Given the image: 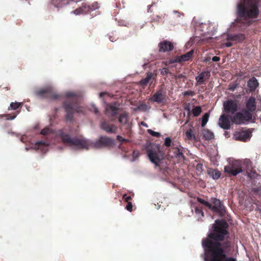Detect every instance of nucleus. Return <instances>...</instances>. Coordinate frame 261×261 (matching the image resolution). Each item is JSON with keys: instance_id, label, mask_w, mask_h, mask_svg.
I'll list each match as a JSON object with an SVG mask.
<instances>
[{"instance_id": "obj_40", "label": "nucleus", "mask_w": 261, "mask_h": 261, "mask_svg": "<svg viewBox=\"0 0 261 261\" xmlns=\"http://www.w3.org/2000/svg\"><path fill=\"white\" fill-rule=\"evenodd\" d=\"M147 132L150 135H151L152 136H154V137H160L161 136V134L160 133L154 132V131H153V130H152V129H148L147 130Z\"/></svg>"}, {"instance_id": "obj_46", "label": "nucleus", "mask_w": 261, "mask_h": 261, "mask_svg": "<svg viewBox=\"0 0 261 261\" xmlns=\"http://www.w3.org/2000/svg\"><path fill=\"white\" fill-rule=\"evenodd\" d=\"M175 79H181V78H186V76L183 74H178L176 75H173Z\"/></svg>"}, {"instance_id": "obj_1", "label": "nucleus", "mask_w": 261, "mask_h": 261, "mask_svg": "<svg viewBox=\"0 0 261 261\" xmlns=\"http://www.w3.org/2000/svg\"><path fill=\"white\" fill-rule=\"evenodd\" d=\"M228 227L229 224L225 220H215L207 238L202 241L204 261H237L236 258L228 256L234 247Z\"/></svg>"}, {"instance_id": "obj_32", "label": "nucleus", "mask_w": 261, "mask_h": 261, "mask_svg": "<svg viewBox=\"0 0 261 261\" xmlns=\"http://www.w3.org/2000/svg\"><path fill=\"white\" fill-rule=\"evenodd\" d=\"M173 149L174 150V154L176 157L179 158H185V156L183 154L182 151H181L178 148L175 147L173 148Z\"/></svg>"}, {"instance_id": "obj_23", "label": "nucleus", "mask_w": 261, "mask_h": 261, "mask_svg": "<svg viewBox=\"0 0 261 261\" xmlns=\"http://www.w3.org/2000/svg\"><path fill=\"white\" fill-rule=\"evenodd\" d=\"M190 127L188 129L184 132L186 137L187 139L189 140L196 141L197 139L195 134L194 133V128L193 127V125L192 124H190Z\"/></svg>"}, {"instance_id": "obj_27", "label": "nucleus", "mask_w": 261, "mask_h": 261, "mask_svg": "<svg viewBox=\"0 0 261 261\" xmlns=\"http://www.w3.org/2000/svg\"><path fill=\"white\" fill-rule=\"evenodd\" d=\"M119 122L122 124H125L128 121V115L126 112H124L119 115L118 117Z\"/></svg>"}, {"instance_id": "obj_5", "label": "nucleus", "mask_w": 261, "mask_h": 261, "mask_svg": "<svg viewBox=\"0 0 261 261\" xmlns=\"http://www.w3.org/2000/svg\"><path fill=\"white\" fill-rule=\"evenodd\" d=\"M120 111V105L117 102L106 104L105 114L112 121L115 120Z\"/></svg>"}, {"instance_id": "obj_50", "label": "nucleus", "mask_w": 261, "mask_h": 261, "mask_svg": "<svg viewBox=\"0 0 261 261\" xmlns=\"http://www.w3.org/2000/svg\"><path fill=\"white\" fill-rule=\"evenodd\" d=\"M84 1L85 0H68V4H70V2H73V3H77L78 2H82V1Z\"/></svg>"}, {"instance_id": "obj_20", "label": "nucleus", "mask_w": 261, "mask_h": 261, "mask_svg": "<svg viewBox=\"0 0 261 261\" xmlns=\"http://www.w3.org/2000/svg\"><path fill=\"white\" fill-rule=\"evenodd\" d=\"M153 74L152 72H149L147 73L146 77L142 79L139 83L141 85L145 86H146L149 83V85H151L153 82Z\"/></svg>"}, {"instance_id": "obj_48", "label": "nucleus", "mask_w": 261, "mask_h": 261, "mask_svg": "<svg viewBox=\"0 0 261 261\" xmlns=\"http://www.w3.org/2000/svg\"><path fill=\"white\" fill-rule=\"evenodd\" d=\"M202 167H203L202 164H201L200 163H198L196 166V170H197L198 171H202Z\"/></svg>"}, {"instance_id": "obj_43", "label": "nucleus", "mask_w": 261, "mask_h": 261, "mask_svg": "<svg viewBox=\"0 0 261 261\" xmlns=\"http://www.w3.org/2000/svg\"><path fill=\"white\" fill-rule=\"evenodd\" d=\"M99 5L97 2L93 3L91 6H90V12L96 9H97L99 8Z\"/></svg>"}, {"instance_id": "obj_29", "label": "nucleus", "mask_w": 261, "mask_h": 261, "mask_svg": "<svg viewBox=\"0 0 261 261\" xmlns=\"http://www.w3.org/2000/svg\"><path fill=\"white\" fill-rule=\"evenodd\" d=\"M248 176L250 178L254 179L257 177L258 175L256 172L253 169L248 168L246 170Z\"/></svg>"}, {"instance_id": "obj_15", "label": "nucleus", "mask_w": 261, "mask_h": 261, "mask_svg": "<svg viewBox=\"0 0 261 261\" xmlns=\"http://www.w3.org/2000/svg\"><path fill=\"white\" fill-rule=\"evenodd\" d=\"M159 52L165 53L173 50L174 46L172 42L168 40H163L160 42L158 45Z\"/></svg>"}, {"instance_id": "obj_13", "label": "nucleus", "mask_w": 261, "mask_h": 261, "mask_svg": "<svg viewBox=\"0 0 261 261\" xmlns=\"http://www.w3.org/2000/svg\"><path fill=\"white\" fill-rule=\"evenodd\" d=\"M100 125V128L108 133L116 134L117 132L118 127L106 120L101 121Z\"/></svg>"}, {"instance_id": "obj_39", "label": "nucleus", "mask_w": 261, "mask_h": 261, "mask_svg": "<svg viewBox=\"0 0 261 261\" xmlns=\"http://www.w3.org/2000/svg\"><path fill=\"white\" fill-rule=\"evenodd\" d=\"M17 116V114H14L13 115L12 114H6L4 115H2L1 117H4L6 118V120H13Z\"/></svg>"}, {"instance_id": "obj_54", "label": "nucleus", "mask_w": 261, "mask_h": 261, "mask_svg": "<svg viewBox=\"0 0 261 261\" xmlns=\"http://www.w3.org/2000/svg\"><path fill=\"white\" fill-rule=\"evenodd\" d=\"M232 45V44L231 42H226L225 43V46L226 47H230Z\"/></svg>"}, {"instance_id": "obj_7", "label": "nucleus", "mask_w": 261, "mask_h": 261, "mask_svg": "<svg viewBox=\"0 0 261 261\" xmlns=\"http://www.w3.org/2000/svg\"><path fill=\"white\" fill-rule=\"evenodd\" d=\"M160 146L159 145H154L151 146L150 148H148L147 151V154L150 160V161L155 164V166L159 167V163L161 159L159 156Z\"/></svg>"}, {"instance_id": "obj_25", "label": "nucleus", "mask_w": 261, "mask_h": 261, "mask_svg": "<svg viewBox=\"0 0 261 261\" xmlns=\"http://www.w3.org/2000/svg\"><path fill=\"white\" fill-rule=\"evenodd\" d=\"M245 36L243 34H239L232 35L229 37V39L232 41H236L238 42H242L245 39Z\"/></svg>"}, {"instance_id": "obj_17", "label": "nucleus", "mask_w": 261, "mask_h": 261, "mask_svg": "<svg viewBox=\"0 0 261 261\" xmlns=\"http://www.w3.org/2000/svg\"><path fill=\"white\" fill-rule=\"evenodd\" d=\"M211 76V72L209 71H204L201 72L195 77L197 82V85L205 84V82L208 80Z\"/></svg>"}, {"instance_id": "obj_44", "label": "nucleus", "mask_w": 261, "mask_h": 261, "mask_svg": "<svg viewBox=\"0 0 261 261\" xmlns=\"http://www.w3.org/2000/svg\"><path fill=\"white\" fill-rule=\"evenodd\" d=\"M125 208L129 212L133 211V204L132 202H127V204L125 206Z\"/></svg>"}, {"instance_id": "obj_45", "label": "nucleus", "mask_w": 261, "mask_h": 261, "mask_svg": "<svg viewBox=\"0 0 261 261\" xmlns=\"http://www.w3.org/2000/svg\"><path fill=\"white\" fill-rule=\"evenodd\" d=\"M123 199L126 202H130L129 200L132 199V197L130 196H127L126 194H124L123 195Z\"/></svg>"}, {"instance_id": "obj_3", "label": "nucleus", "mask_w": 261, "mask_h": 261, "mask_svg": "<svg viewBox=\"0 0 261 261\" xmlns=\"http://www.w3.org/2000/svg\"><path fill=\"white\" fill-rule=\"evenodd\" d=\"M259 1V0H240L237 6L238 17L247 22L257 18L259 13L258 7Z\"/></svg>"}, {"instance_id": "obj_30", "label": "nucleus", "mask_w": 261, "mask_h": 261, "mask_svg": "<svg viewBox=\"0 0 261 261\" xmlns=\"http://www.w3.org/2000/svg\"><path fill=\"white\" fill-rule=\"evenodd\" d=\"M195 212L197 215H199L200 217H198V221H202L201 218L204 217V213L202 211L201 207L195 206Z\"/></svg>"}, {"instance_id": "obj_34", "label": "nucleus", "mask_w": 261, "mask_h": 261, "mask_svg": "<svg viewBox=\"0 0 261 261\" xmlns=\"http://www.w3.org/2000/svg\"><path fill=\"white\" fill-rule=\"evenodd\" d=\"M202 112V109L200 106H196L192 110V113L195 117L198 116Z\"/></svg>"}, {"instance_id": "obj_8", "label": "nucleus", "mask_w": 261, "mask_h": 261, "mask_svg": "<svg viewBox=\"0 0 261 261\" xmlns=\"http://www.w3.org/2000/svg\"><path fill=\"white\" fill-rule=\"evenodd\" d=\"M36 94L40 98L57 100L61 97V95L55 93L53 88L48 87L38 90Z\"/></svg>"}, {"instance_id": "obj_16", "label": "nucleus", "mask_w": 261, "mask_h": 261, "mask_svg": "<svg viewBox=\"0 0 261 261\" xmlns=\"http://www.w3.org/2000/svg\"><path fill=\"white\" fill-rule=\"evenodd\" d=\"M194 54V50H191L189 52L181 56H176L174 59L170 60V63L175 62H181L183 61H188L192 57Z\"/></svg>"}, {"instance_id": "obj_33", "label": "nucleus", "mask_w": 261, "mask_h": 261, "mask_svg": "<svg viewBox=\"0 0 261 261\" xmlns=\"http://www.w3.org/2000/svg\"><path fill=\"white\" fill-rule=\"evenodd\" d=\"M210 114L208 113H206L203 115L201 119V126L204 127L205 126L208 120Z\"/></svg>"}, {"instance_id": "obj_51", "label": "nucleus", "mask_w": 261, "mask_h": 261, "mask_svg": "<svg viewBox=\"0 0 261 261\" xmlns=\"http://www.w3.org/2000/svg\"><path fill=\"white\" fill-rule=\"evenodd\" d=\"M146 107H147V106H146V104L143 103V104H141L139 107V109L145 110V109H146Z\"/></svg>"}, {"instance_id": "obj_38", "label": "nucleus", "mask_w": 261, "mask_h": 261, "mask_svg": "<svg viewBox=\"0 0 261 261\" xmlns=\"http://www.w3.org/2000/svg\"><path fill=\"white\" fill-rule=\"evenodd\" d=\"M161 74L162 75L169 74L173 76V74L169 71V70L167 68H163L161 69Z\"/></svg>"}, {"instance_id": "obj_55", "label": "nucleus", "mask_w": 261, "mask_h": 261, "mask_svg": "<svg viewBox=\"0 0 261 261\" xmlns=\"http://www.w3.org/2000/svg\"><path fill=\"white\" fill-rule=\"evenodd\" d=\"M93 109H94V112L95 114H98L99 113L98 110L97 108H96L95 107H94Z\"/></svg>"}, {"instance_id": "obj_2", "label": "nucleus", "mask_w": 261, "mask_h": 261, "mask_svg": "<svg viewBox=\"0 0 261 261\" xmlns=\"http://www.w3.org/2000/svg\"><path fill=\"white\" fill-rule=\"evenodd\" d=\"M56 135L61 139L65 144L78 148H101L114 145V140L106 136H100L95 142H92L84 138H71L70 135L65 133L62 129L57 130Z\"/></svg>"}, {"instance_id": "obj_49", "label": "nucleus", "mask_w": 261, "mask_h": 261, "mask_svg": "<svg viewBox=\"0 0 261 261\" xmlns=\"http://www.w3.org/2000/svg\"><path fill=\"white\" fill-rule=\"evenodd\" d=\"M220 60V58L219 57L214 56L212 58V61L213 62H218V61H219Z\"/></svg>"}, {"instance_id": "obj_14", "label": "nucleus", "mask_w": 261, "mask_h": 261, "mask_svg": "<svg viewBox=\"0 0 261 261\" xmlns=\"http://www.w3.org/2000/svg\"><path fill=\"white\" fill-rule=\"evenodd\" d=\"M231 116L226 114H222L219 119L218 124L220 127L224 129H229L230 127V119Z\"/></svg>"}, {"instance_id": "obj_12", "label": "nucleus", "mask_w": 261, "mask_h": 261, "mask_svg": "<svg viewBox=\"0 0 261 261\" xmlns=\"http://www.w3.org/2000/svg\"><path fill=\"white\" fill-rule=\"evenodd\" d=\"M252 130L245 129L237 132L234 135L236 140L246 142L249 140L252 136Z\"/></svg>"}, {"instance_id": "obj_21", "label": "nucleus", "mask_w": 261, "mask_h": 261, "mask_svg": "<svg viewBox=\"0 0 261 261\" xmlns=\"http://www.w3.org/2000/svg\"><path fill=\"white\" fill-rule=\"evenodd\" d=\"M259 83L255 77H252L248 81V87L250 92H254L258 86Z\"/></svg>"}, {"instance_id": "obj_36", "label": "nucleus", "mask_w": 261, "mask_h": 261, "mask_svg": "<svg viewBox=\"0 0 261 261\" xmlns=\"http://www.w3.org/2000/svg\"><path fill=\"white\" fill-rule=\"evenodd\" d=\"M197 200L200 202L201 204H202L203 205H204L205 206H206V207H207L208 208L209 207H211V203L202 199V198H199V197H198L197 198Z\"/></svg>"}, {"instance_id": "obj_42", "label": "nucleus", "mask_w": 261, "mask_h": 261, "mask_svg": "<svg viewBox=\"0 0 261 261\" xmlns=\"http://www.w3.org/2000/svg\"><path fill=\"white\" fill-rule=\"evenodd\" d=\"M171 139L169 137L166 138L164 142V145L167 147H170L171 146Z\"/></svg>"}, {"instance_id": "obj_58", "label": "nucleus", "mask_w": 261, "mask_h": 261, "mask_svg": "<svg viewBox=\"0 0 261 261\" xmlns=\"http://www.w3.org/2000/svg\"><path fill=\"white\" fill-rule=\"evenodd\" d=\"M153 4H154V3H152L151 5H149L148 6V11L150 10L151 7H152L153 5Z\"/></svg>"}, {"instance_id": "obj_37", "label": "nucleus", "mask_w": 261, "mask_h": 261, "mask_svg": "<svg viewBox=\"0 0 261 261\" xmlns=\"http://www.w3.org/2000/svg\"><path fill=\"white\" fill-rule=\"evenodd\" d=\"M52 133V130L49 127H46L43 128L41 131V134L44 136L47 135Z\"/></svg>"}, {"instance_id": "obj_10", "label": "nucleus", "mask_w": 261, "mask_h": 261, "mask_svg": "<svg viewBox=\"0 0 261 261\" xmlns=\"http://www.w3.org/2000/svg\"><path fill=\"white\" fill-rule=\"evenodd\" d=\"M252 118L251 114L247 110H245L243 113L238 112L231 118L232 121L236 124L243 123L244 121H249Z\"/></svg>"}, {"instance_id": "obj_24", "label": "nucleus", "mask_w": 261, "mask_h": 261, "mask_svg": "<svg viewBox=\"0 0 261 261\" xmlns=\"http://www.w3.org/2000/svg\"><path fill=\"white\" fill-rule=\"evenodd\" d=\"M203 138L206 140H211L215 137L214 134L207 128H204L202 131Z\"/></svg>"}, {"instance_id": "obj_59", "label": "nucleus", "mask_w": 261, "mask_h": 261, "mask_svg": "<svg viewBox=\"0 0 261 261\" xmlns=\"http://www.w3.org/2000/svg\"><path fill=\"white\" fill-rule=\"evenodd\" d=\"M38 144H44V143H43L42 142H39L38 143Z\"/></svg>"}, {"instance_id": "obj_9", "label": "nucleus", "mask_w": 261, "mask_h": 261, "mask_svg": "<svg viewBox=\"0 0 261 261\" xmlns=\"http://www.w3.org/2000/svg\"><path fill=\"white\" fill-rule=\"evenodd\" d=\"M211 202L212 203L211 207H209V208L213 212L218 214L220 216H224L226 213V210L221 201L216 198H212Z\"/></svg>"}, {"instance_id": "obj_4", "label": "nucleus", "mask_w": 261, "mask_h": 261, "mask_svg": "<svg viewBox=\"0 0 261 261\" xmlns=\"http://www.w3.org/2000/svg\"><path fill=\"white\" fill-rule=\"evenodd\" d=\"M66 96L67 99L63 103V107L66 113V120L72 121L73 113L75 111L77 113H82V108L79 106L80 97L72 92H67Z\"/></svg>"}, {"instance_id": "obj_52", "label": "nucleus", "mask_w": 261, "mask_h": 261, "mask_svg": "<svg viewBox=\"0 0 261 261\" xmlns=\"http://www.w3.org/2000/svg\"><path fill=\"white\" fill-rule=\"evenodd\" d=\"M123 138L121 136H119V135H118V136H117V140L119 142H120V143H123V141H122V140H123Z\"/></svg>"}, {"instance_id": "obj_22", "label": "nucleus", "mask_w": 261, "mask_h": 261, "mask_svg": "<svg viewBox=\"0 0 261 261\" xmlns=\"http://www.w3.org/2000/svg\"><path fill=\"white\" fill-rule=\"evenodd\" d=\"M247 111L248 112H253L256 109V101L254 97L251 96L248 99L246 103Z\"/></svg>"}, {"instance_id": "obj_11", "label": "nucleus", "mask_w": 261, "mask_h": 261, "mask_svg": "<svg viewBox=\"0 0 261 261\" xmlns=\"http://www.w3.org/2000/svg\"><path fill=\"white\" fill-rule=\"evenodd\" d=\"M223 111L226 113L234 114L238 110L237 101L232 99L225 101L223 103Z\"/></svg>"}, {"instance_id": "obj_35", "label": "nucleus", "mask_w": 261, "mask_h": 261, "mask_svg": "<svg viewBox=\"0 0 261 261\" xmlns=\"http://www.w3.org/2000/svg\"><path fill=\"white\" fill-rule=\"evenodd\" d=\"M184 109L187 111L188 112V119L187 120V121H186L185 123V125L187 124L189 121V119H190V114H191V105L190 103H186L185 105V107H184Z\"/></svg>"}, {"instance_id": "obj_6", "label": "nucleus", "mask_w": 261, "mask_h": 261, "mask_svg": "<svg viewBox=\"0 0 261 261\" xmlns=\"http://www.w3.org/2000/svg\"><path fill=\"white\" fill-rule=\"evenodd\" d=\"M224 172L230 175L236 176L242 172L241 162L237 160L229 162L224 167Z\"/></svg>"}, {"instance_id": "obj_41", "label": "nucleus", "mask_w": 261, "mask_h": 261, "mask_svg": "<svg viewBox=\"0 0 261 261\" xmlns=\"http://www.w3.org/2000/svg\"><path fill=\"white\" fill-rule=\"evenodd\" d=\"M251 192L257 194L259 195H261V187L260 186L258 187L252 188Z\"/></svg>"}, {"instance_id": "obj_53", "label": "nucleus", "mask_w": 261, "mask_h": 261, "mask_svg": "<svg viewBox=\"0 0 261 261\" xmlns=\"http://www.w3.org/2000/svg\"><path fill=\"white\" fill-rule=\"evenodd\" d=\"M109 39L112 42H114L116 40V38L115 37L111 36L109 37Z\"/></svg>"}, {"instance_id": "obj_28", "label": "nucleus", "mask_w": 261, "mask_h": 261, "mask_svg": "<svg viewBox=\"0 0 261 261\" xmlns=\"http://www.w3.org/2000/svg\"><path fill=\"white\" fill-rule=\"evenodd\" d=\"M51 2L56 7H61L65 4H68V0H51Z\"/></svg>"}, {"instance_id": "obj_18", "label": "nucleus", "mask_w": 261, "mask_h": 261, "mask_svg": "<svg viewBox=\"0 0 261 261\" xmlns=\"http://www.w3.org/2000/svg\"><path fill=\"white\" fill-rule=\"evenodd\" d=\"M90 12V5L83 3L82 6L71 12L75 15L86 14Z\"/></svg>"}, {"instance_id": "obj_60", "label": "nucleus", "mask_w": 261, "mask_h": 261, "mask_svg": "<svg viewBox=\"0 0 261 261\" xmlns=\"http://www.w3.org/2000/svg\"><path fill=\"white\" fill-rule=\"evenodd\" d=\"M168 169H169V168H167V169L166 170V172L167 173H168L167 170H168Z\"/></svg>"}, {"instance_id": "obj_47", "label": "nucleus", "mask_w": 261, "mask_h": 261, "mask_svg": "<svg viewBox=\"0 0 261 261\" xmlns=\"http://www.w3.org/2000/svg\"><path fill=\"white\" fill-rule=\"evenodd\" d=\"M194 95V92L192 91H187L184 92V96H193Z\"/></svg>"}, {"instance_id": "obj_56", "label": "nucleus", "mask_w": 261, "mask_h": 261, "mask_svg": "<svg viewBox=\"0 0 261 261\" xmlns=\"http://www.w3.org/2000/svg\"><path fill=\"white\" fill-rule=\"evenodd\" d=\"M106 94H107V93H106V92H101V93H99V97H103V96L104 95Z\"/></svg>"}, {"instance_id": "obj_19", "label": "nucleus", "mask_w": 261, "mask_h": 261, "mask_svg": "<svg viewBox=\"0 0 261 261\" xmlns=\"http://www.w3.org/2000/svg\"><path fill=\"white\" fill-rule=\"evenodd\" d=\"M165 96L163 94L162 88L158 90L152 96L151 100L153 102L160 103L163 102L165 100Z\"/></svg>"}, {"instance_id": "obj_26", "label": "nucleus", "mask_w": 261, "mask_h": 261, "mask_svg": "<svg viewBox=\"0 0 261 261\" xmlns=\"http://www.w3.org/2000/svg\"><path fill=\"white\" fill-rule=\"evenodd\" d=\"M208 174L214 179H219L221 175V172L217 169H210L208 170Z\"/></svg>"}, {"instance_id": "obj_57", "label": "nucleus", "mask_w": 261, "mask_h": 261, "mask_svg": "<svg viewBox=\"0 0 261 261\" xmlns=\"http://www.w3.org/2000/svg\"><path fill=\"white\" fill-rule=\"evenodd\" d=\"M122 141H123V142H129V140L128 139H124L123 140H122Z\"/></svg>"}, {"instance_id": "obj_31", "label": "nucleus", "mask_w": 261, "mask_h": 261, "mask_svg": "<svg viewBox=\"0 0 261 261\" xmlns=\"http://www.w3.org/2000/svg\"><path fill=\"white\" fill-rule=\"evenodd\" d=\"M21 107V103L18 102H11L10 107L8 108L9 110H16Z\"/></svg>"}]
</instances>
